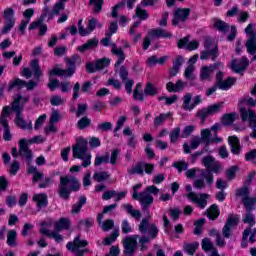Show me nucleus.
Masks as SVG:
<instances>
[{
  "instance_id": "1",
  "label": "nucleus",
  "mask_w": 256,
  "mask_h": 256,
  "mask_svg": "<svg viewBox=\"0 0 256 256\" xmlns=\"http://www.w3.org/2000/svg\"><path fill=\"white\" fill-rule=\"evenodd\" d=\"M87 145V140L78 138L76 144L72 147L74 159H80L83 167H89L91 165V153H89Z\"/></svg>"
},
{
  "instance_id": "2",
  "label": "nucleus",
  "mask_w": 256,
  "mask_h": 256,
  "mask_svg": "<svg viewBox=\"0 0 256 256\" xmlns=\"http://www.w3.org/2000/svg\"><path fill=\"white\" fill-rule=\"evenodd\" d=\"M81 183L74 176H64L60 178L59 195L62 199H69L71 191H79Z\"/></svg>"
},
{
  "instance_id": "3",
  "label": "nucleus",
  "mask_w": 256,
  "mask_h": 256,
  "mask_svg": "<svg viewBox=\"0 0 256 256\" xmlns=\"http://www.w3.org/2000/svg\"><path fill=\"white\" fill-rule=\"evenodd\" d=\"M152 195H159V188H157L155 185L146 187L143 192L133 193L132 198L139 201L142 209H148V207L153 205V201H155V198H153Z\"/></svg>"
},
{
  "instance_id": "4",
  "label": "nucleus",
  "mask_w": 256,
  "mask_h": 256,
  "mask_svg": "<svg viewBox=\"0 0 256 256\" xmlns=\"http://www.w3.org/2000/svg\"><path fill=\"white\" fill-rule=\"evenodd\" d=\"M219 124L213 125L210 129L201 130V139L206 146L204 147L205 151H209V145H217V143H222L223 138L219 137Z\"/></svg>"
},
{
  "instance_id": "5",
  "label": "nucleus",
  "mask_w": 256,
  "mask_h": 256,
  "mask_svg": "<svg viewBox=\"0 0 256 256\" xmlns=\"http://www.w3.org/2000/svg\"><path fill=\"white\" fill-rule=\"evenodd\" d=\"M65 61L67 69L54 68L49 72L50 77H53V75H58V77H73V75H75V65H77V61H79V56L75 55L71 58H65Z\"/></svg>"
},
{
  "instance_id": "6",
  "label": "nucleus",
  "mask_w": 256,
  "mask_h": 256,
  "mask_svg": "<svg viewBox=\"0 0 256 256\" xmlns=\"http://www.w3.org/2000/svg\"><path fill=\"white\" fill-rule=\"evenodd\" d=\"M87 245L89 242L81 239V234H78L73 241L66 244V249L75 256H85V253H89V249L86 248Z\"/></svg>"
},
{
  "instance_id": "7",
  "label": "nucleus",
  "mask_w": 256,
  "mask_h": 256,
  "mask_svg": "<svg viewBox=\"0 0 256 256\" xmlns=\"http://www.w3.org/2000/svg\"><path fill=\"white\" fill-rule=\"evenodd\" d=\"M153 171H155V165L144 161H140L127 169L128 175H140L141 177H143L145 173L147 175H152Z\"/></svg>"
},
{
  "instance_id": "8",
  "label": "nucleus",
  "mask_w": 256,
  "mask_h": 256,
  "mask_svg": "<svg viewBox=\"0 0 256 256\" xmlns=\"http://www.w3.org/2000/svg\"><path fill=\"white\" fill-rule=\"evenodd\" d=\"M240 117L245 123V121H248L249 128L252 129V132L250 133V137L252 139H256V113L253 110H247L246 108L240 109Z\"/></svg>"
},
{
  "instance_id": "9",
  "label": "nucleus",
  "mask_w": 256,
  "mask_h": 256,
  "mask_svg": "<svg viewBox=\"0 0 256 256\" xmlns=\"http://www.w3.org/2000/svg\"><path fill=\"white\" fill-rule=\"evenodd\" d=\"M4 26L2 28V34L7 35L15 27V10L9 7L4 10Z\"/></svg>"
},
{
  "instance_id": "10",
  "label": "nucleus",
  "mask_w": 256,
  "mask_h": 256,
  "mask_svg": "<svg viewBox=\"0 0 256 256\" xmlns=\"http://www.w3.org/2000/svg\"><path fill=\"white\" fill-rule=\"evenodd\" d=\"M137 239H139V235L127 236L123 239L122 244L124 247L123 253L125 256H133L135 255V251L137 250Z\"/></svg>"
},
{
  "instance_id": "11",
  "label": "nucleus",
  "mask_w": 256,
  "mask_h": 256,
  "mask_svg": "<svg viewBox=\"0 0 256 256\" xmlns=\"http://www.w3.org/2000/svg\"><path fill=\"white\" fill-rule=\"evenodd\" d=\"M219 57V48L216 44H209V41L205 42V49L200 53V59L205 61L211 59L215 61Z\"/></svg>"
},
{
  "instance_id": "12",
  "label": "nucleus",
  "mask_w": 256,
  "mask_h": 256,
  "mask_svg": "<svg viewBox=\"0 0 256 256\" xmlns=\"http://www.w3.org/2000/svg\"><path fill=\"white\" fill-rule=\"evenodd\" d=\"M191 99H193L192 102ZM182 102V109L184 111H193L196 105H200V103H203V99L201 98L200 95H197L193 98V95L191 93H186L182 97Z\"/></svg>"
},
{
  "instance_id": "13",
  "label": "nucleus",
  "mask_w": 256,
  "mask_h": 256,
  "mask_svg": "<svg viewBox=\"0 0 256 256\" xmlns=\"http://www.w3.org/2000/svg\"><path fill=\"white\" fill-rule=\"evenodd\" d=\"M186 197L194 203V205L198 206L199 209H205L207 207V199H209V194L200 193L197 194L195 192H190L186 194Z\"/></svg>"
},
{
  "instance_id": "14",
  "label": "nucleus",
  "mask_w": 256,
  "mask_h": 256,
  "mask_svg": "<svg viewBox=\"0 0 256 256\" xmlns=\"http://www.w3.org/2000/svg\"><path fill=\"white\" fill-rule=\"evenodd\" d=\"M214 27H216L218 31H221V33H229L230 31L228 41H233L237 35V29L235 28V26H229V24H227L223 20H216L214 22Z\"/></svg>"
},
{
  "instance_id": "15",
  "label": "nucleus",
  "mask_w": 256,
  "mask_h": 256,
  "mask_svg": "<svg viewBox=\"0 0 256 256\" xmlns=\"http://www.w3.org/2000/svg\"><path fill=\"white\" fill-rule=\"evenodd\" d=\"M239 224V216L231 214L228 216V219L222 229V235L226 239H229L231 237V231L234 227H237Z\"/></svg>"
},
{
  "instance_id": "16",
  "label": "nucleus",
  "mask_w": 256,
  "mask_h": 256,
  "mask_svg": "<svg viewBox=\"0 0 256 256\" xmlns=\"http://www.w3.org/2000/svg\"><path fill=\"white\" fill-rule=\"evenodd\" d=\"M191 15V9L189 8H178L174 12V18L172 20V25H179V23H185Z\"/></svg>"
},
{
  "instance_id": "17",
  "label": "nucleus",
  "mask_w": 256,
  "mask_h": 256,
  "mask_svg": "<svg viewBox=\"0 0 256 256\" xmlns=\"http://www.w3.org/2000/svg\"><path fill=\"white\" fill-rule=\"evenodd\" d=\"M29 101V97H23L22 95H17L12 104V111H15L16 115H20L23 113V109H25V103Z\"/></svg>"
},
{
  "instance_id": "18",
  "label": "nucleus",
  "mask_w": 256,
  "mask_h": 256,
  "mask_svg": "<svg viewBox=\"0 0 256 256\" xmlns=\"http://www.w3.org/2000/svg\"><path fill=\"white\" fill-rule=\"evenodd\" d=\"M19 155L28 161V165L31 163L33 153L31 152V149H29V144L25 138H22L19 141Z\"/></svg>"
},
{
  "instance_id": "19",
  "label": "nucleus",
  "mask_w": 256,
  "mask_h": 256,
  "mask_svg": "<svg viewBox=\"0 0 256 256\" xmlns=\"http://www.w3.org/2000/svg\"><path fill=\"white\" fill-rule=\"evenodd\" d=\"M247 67H249V59H247L245 56H243L240 60L234 59L231 62V69L234 71V73L246 71Z\"/></svg>"
},
{
  "instance_id": "20",
  "label": "nucleus",
  "mask_w": 256,
  "mask_h": 256,
  "mask_svg": "<svg viewBox=\"0 0 256 256\" xmlns=\"http://www.w3.org/2000/svg\"><path fill=\"white\" fill-rule=\"evenodd\" d=\"M148 37H150L151 39H171V37H173V34L165 29L156 28L148 32Z\"/></svg>"
},
{
  "instance_id": "21",
  "label": "nucleus",
  "mask_w": 256,
  "mask_h": 256,
  "mask_svg": "<svg viewBox=\"0 0 256 256\" xmlns=\"http://www.w3.org/2000/svg\"><path fill=\"white\" fill-rule=\"evenodd\" d=\"M220 67H223V63L221 62H217L213 65L203 67L200 74L201 79H209V77H211V75L213 74V71H217V69H219Z\"/></svg>"
},
{
  "instance_id": "22",
  "label": "nucleus",
  "mask_w": 256,
  "mask_h": 256,
  "mask_svg": "<svg viewBox=\"0 0 256 256\" xmlns=\"http://www.w3.org/2000/svg\"><path fill=\"white\" fill-rule=\"evenodd\" d=\"M110 46L112 47V49H111L112 55H116V57H118V60L115 65L117 67H119V65H121V63H123V61H125V58L127 56L125 55V52H123L122 48L117 47V44L111 43Z\"/></svg>"
},
{
  "instance_id": "23",
  "label": "nucleus",
  "mask_w": 256,
  "mask_h": 256,
  "mask_svg": "<svg viewBox=\"0 0 256 256\" xmlns=\"http://www.w3.org/2000/svg\"><path fill=\"white\" fill-rule=\"evenodd\" d=\"M201 141H203V139L199 136H195V137L191 138L190 146L188 143H184V145H183L184 153L189 154V153H191V150L197 149V147H199L201 145Z\"/></svg>"
},
{
  "instance_id": "24",
  "label": "nucleus",
  "mask_w": 256,
  "mask_h": 256,
  "mask_svg": "<svg viewBox=\"0 0 256 256\" xmlns=\"http://www.w3.org/2000/svg\"><path fill=\"white\" fill-rule=\"evenodd\" d=\"M255 234H256V228H254L253 231H251V228H246L244 230L243 236H242V242H241V247H243V249L247 247V239H249L251 243L255 241ZM249 235H250V238H249Z\"/></svg>"
},
{
  "instance_id": "25",
  "label": "nucleus",
  "mask_w": 256,
  "mask_h": 256,
  "mask_svg": "<svg viewBox=\"0 0 256 256\" xmlns=\"http://www.w3.org/2000/svg\"><path fill=\"white\" fill-rule=\"evenodd\" d=\"M121 207H122V209H124L126 211V213L128 215H130V217H132L136 221H141V211L133 208V205H131V204H122Z\"/></svg>"
},
{
  "instance_id": "26",
  "label": "nucleus",
  "mask_w": 256,
  "mask_h": 256,
  "mask_svg": "<svg viewBox=\"0 0 256 256\" xmlns=\"http://www.w3.org/2000/svg\"><path fill=\"white\" fill-rule=\"evenodd\" d=\"M185 87V82L183 80H177L176 83L168 82L166 84V89L169 93H179V91H183Z\"/></svg>"
},
{
  "instance_id": "27",
  "label": "nucleus",
  "mask_w": 256,
  "mask_h": 256,
  "mask_svg": "<svg viewBox=\"0 0 256 256\" xmlns=\"http://www.w3.org/2000/svg\"><path fill=\"white\" fill-rule=\"evenodd\" d=\"M15 124L20 129H33V124L31 123V121L27 122L25 121V119H23V113L16 114Z\"/></svg>"
},
{
  "instance_id": "28",
  "label": "nucleus",
  "mask_w": 256,
  "mask_h": 256,
  "mask_svg": "<svg viewBox=\"0 0 256 256\" xmlns=\"http://www.w3.org/2000/svg\"><path fill=\"white\" fill-rule=\"evenodd\" d=\"M98 45H99V40L93 38V39L88 40L82 46H79L78 51H80V53H85V51L95 49V47H97Z\"/></svg>"
},
{
  "instance_id": "29",
  "label": "nucleus",
  "mask_w": 256,
  "mask_h": 256,
  "mask_svg": "<svg viewBox=\"0 0 256 256\" xmlns=\"http://www.w3.org/2000/svg\"><path fill=\"white\" fill-rule=\"evenodd\" d=\"M228 143L231 145V151L234 155H239L241 151V146L239 144V138L237 136H230L228 138Z\"/></svg>"
},
{
  "instance_id": "30",
  "label": "nucleus",
  "mask_w": 256,
  "mask_h": 256,
  "mask_svg": "<svg viewBox=\"0 0 256 256\" xmlns=\"http://www.w3.org/2000/svg\"><path fill=\"white\" fill-rule=\"evenodd\" d=\"M34 203H36L39 209H43V207H47V196L46 194H34L32 197Z\"/></svg>"
},
{
  "instance_id": "31",
  "label": "nucleus",
  "mask_w": 256,
  "mask_h": 256,
  "mask_svg": "<svg viewBox=\"0 0 256 256\" xmlns=\"http://www.w3.org/2000/svg\"><path fill=\"white\" fill-rule=\"evenodd\" d=\"M144 95L148 97H155V95H159V89L155 84L148 82L144 88Z\"/></svg>"
},
{
  "instance_id": "32",
  "label": "nucleus",
  "mask_w": 256,
  "mask_h": 256,
  "mask_svg": "<svg viewBox=\"0 0 256 256\" xmlns=\"http://www.w3.org/2000/svg\"><path fill=\"white\" fill-rule=\"evenodd\" d=\"M242 203L246 209V211H253L256 205V197L248 196L242 198Z\"/></svg>"
},
{
  "instance_id": "33",
  "label": "nucleus",
  "mask_w": 256,
  "mask_h": 256,
  "mask_svg": "<svg viewBox=\"0 0 256 256\" xmlns=\"http://www.w3.org/2000/svg\"><path fill=\"white\" fill-rule=\"evenodd\" d=\"M71 222L67 218H60L58 222L55 223V231H65L69 229Z\"/></svg>"
},
{
  "instance_id": "34",
  "label": "nucleus",
  "mask_w": 256,
  "mask_h": 256,
  "mask_svg": "<svg viewBox=\"0 0 256 256\" xmlns=\"http://www.w3.org/2000/svg\"><path fill=\"white\" fill-rule=\"evenodd\" d=\"M236 82L237 79L233 77H228L226 80H222L221 84H219L217 87L218 89H222V91H227L231 89V87H233V85H235Z\"/></svg>"
},
{
  "instance_id": "35",
  "label": "nucleus",
  "mask_w": 256,
  "mask_h": 256,
  "mask_svg": "<svg viewBox=\"0 0 256 256\" xmlns=\"http://www.w3.org/2000/svg\"><path fill=\"white\" fill-rule=\"evenodd\" d=\"M30 67L34 73L35 79H39V77H43V70H41V66H39V60H32L30 62Z\"/></svg>"
},
{
  "instance_id": "36",
  "label": "nucleus",
  "mask_w": 256,
  "mask_h": 256,
  "mask_svg": "<svg viewBox=\"0 0 256 256\" xmlns=\"http://www.w3.org/2000/svg\"><path fill=\"white\" fill-rule=\"evenodd\" d=\"M6 237V243L9 247H17V231L9 230Z\"/></svg>"
},
{
  "instance_id": "37",
  "label": "nucleus",
  "mask_w": 256,
  "mask_h": 256,
  "mask_svg": "<svg viewBox=\"0 0 256 256\" xmlns=\"http://www.w3.org/2000/svg\"><path fill=\"white\" fill-rule=\"evenodd\" d=\"M171 115H173L171 112L168 113H161L157 117L154 118V127H161L167 119L171 118Z\"/></svg>"
},
{
  "instance_id": "38",
  "label": "nucleus",
  "mask_w": 256,
  "mask_h": 256,
  "mask_svg": "<svg viewBox=\"0 0 256 256\" xmlns=\"http://www.w3.org/2000/svg\"><path fill=\"white\" fill-rule=\"evenodd\" d=\"M1 125L4 127L3 139L4 141H11L13 139V134H11V130L9 129V123L6 119L2 118Z\"/></svg>"
},
{
  "instance_id": "39",
  "label": "nucleus",
  "mask_w": 256,
  "mask_h": 256,
  "mask_svg": "<svg viewBox=\"0 0 256 256\" xmlns=\"http://www.w3.org/2000/svg\"><path fill=\"white\" fill-rule=\"evenodd\" d=\"M85 203H87V197L81 196L79 198L78 202L76 204L72 205L71 213H73L74 215H77V213H79L81 211V209L83 208V205H85Z\"/></svg>"
},
{
  "instance_id": "40",
  "label": "nucleus",
  "mask_w": 256,
  "mask_h": 256,
  "mask_svg": "<svg viewBox=\"0 0 256 256\" xmlns=\"http://www.w3.org/2000/svg\"><path fill=\"white\" fill-rule=\"evenodd\" d=\"M246 48L250 55H255L256 53V36L249 37L246 41Z\"/></svg>"
},
{
  "instance_id": "41",
  "label": "nucleus",
  "mask_w": 256,
  "mask_h": 256,
  "mask_svg": "<svg viewBox=\"0 0 256 256\" xmlns=\"http://www.w3.org/2000/svg\"><path fill=\"white\" fill-rule=\"evenodd\" d=\"M243 222L248 225V229H250V231H253L251 227L255 225V215H253L251 211H247V213L243 216Z\"/></svg>"
},
{
  "instance_id": "42",
  "label": "nucleus",
  "mask_w": 256,
  "mask_h": 256,
  "mask_svg": "<svg viewBox=\"0 0 256 256\" xmlns=\"http://www.w3.org/2000/svg\"><path fill=\"white\" fill-rule=\"evenodd\" d=\"M251 194V188H249V185H245L239 189L236 190V197H242V199H245V197H249Z\"/></svg>"
},
{
  "instance_id": "43",
  "label": "nucleus",
  "mask_w": 256,
  "mask_h": 256,
  "mask_svg": "<svg viewBox=\"0 0 256 256\" xmlns=\"http://www.w3.org/2000/svg\"><path fill=\"white\" fill-rule=\"evenodd\" d=\"M27 85V82L25 80H21L19 78L15 79L14 81L10 82L8 91H13L15 87H18L19 89H23Z\"/></svg>"
},
{
  "instance_id": "44",
  "label": "nucleus",
  "mask_w": 256,
  "mask_h": 256,
  "mask_svg": "<svg viewBox=\"0 0 256 256\" xmlns=\"http://www.w3.org/2000/svg\"><path fill=\"white\" fill-rule=\"evenodd\" d=\"M236 120H237V114L236 113L225 114L222 117L223 125H233V123H235Z\"/></svg>"
},
{
  "instance_id": "45",
  "label": "nucleus",
  "mask_w": 256,
  "mask_h": 256,
  "mask_svg": "<svg viewBox=\"0 0 256 256\" xmlns=\"http://www.w3.org/2000/svg\"><path fill=\"white\" fill-rule=\"evenodd\" d=\"M110 175L107 172H96L93 175L94 181H97V183H102V181H107L109 179Z\"/></svg>"
},
{
  "instance_id": "46",
  "label": "nucleus",
  "mask_w": 256,
  "mask_h": 256,
  "mask_svg": "<svg viewBox=\"0 0 256 256\" xmlns=\"http://www.w3.org/2000/svg\"><path fill=\"white\" fill-rule=\"evenodd\" d=\"M195 71V66L193 64H190L184 72L185 79H188L189 81L195 80V74L193 72Z\"/></svg>"
},
{
  "instance_id": "47",
  "label": "nucleus",
  "mask_w": 256,
  "mask_h": 256,
  "mask_svg": "<svg viewBox=\"0 0 256 256\" xmlns=\"http://www.w3.org/2000/svg\"><path fill=\"white\" fill-rule=\"evenodd\" d=\"M105 1L103 0H90V5H93L94 13H101Z\"/></svg>"
},
{
  "instance_id": "48",
  "label": "nucleus",
  "mask_w": 256,
  "mask_h": 256,
  "mask_svg": "<svg viewBox=\"0 0 256 256\" xmlns=\"http://www.w3.org/2000/svg\"><path fill=\"white\" fill-rule=\"evenodd\" d=\"M117 237H119V230L113 231L109 237L104 238L102 243L103 245H111L117 240Z\"/></svg>"
},
{
  "instance_id": "49",
  "label": "nucleus",
  "mask_w": 256,
  "mask_h": 256,
  "mask_svg": "<svg viewBox=\"0 0 256 256\" xmlns=\"http://www.w3.org/2000/svg\"><path fill=\"white\" fill-rule=\"evenodd\" d=\"M50 103L53 107H59V105L65 104V98L61 97L60 95H54L51 97Z\"/></svg>"
},
{
  "instance_id": "50",
  "label": "nucleus",
  "mask_w": 256,
  "mask_h": 256,
  "mask_svg": "<svg viewBox=\"0 0 256 256\" xmlns=\"http://www.w3.org/2000/svg\"><path fill=\"white\" fill-rule=\"evenodd\" d=\"M91 125V119H89L87 116L82 117L78 122H77V127L80 130L87 129Z\"/></svg>"
},
{
  "instance_id": "51",
  "label": "nucleus",
  "mask_w": 256,
  "mask_h": 256,
  "mask_svg": "<svg viewBox=\"0 0 256 256\" xmlns=\"http://www.w3.org/2000/svg\"><path fill=\"white\" fill-rule=\"evenodd\" d=\"M179 137H181V128L176 127L170 132V143H177Z\"/></svg>"
},
{
  "instance_id": "52",
  "label": "nucleus",
  "mask_w": 256,
  "mask_h": 256,
  "mask_svg": "<svg viewBox=\"0 0 256 256\" xmlns=\"http://www.w3.org/2000/svg\"><path fill=\"white\" fill-rule=\"evenodd\" d=\"M95 63H96V69H98V71H101V69H105V67L110 65L111 60L109 58H102V59L96 60Z\"/></svg>"
},
{
  "instance_id": "53",
  "label": "nucleus",
  "mask_w": 256,
  "mask_h": 256,
  "mask_svg": "<svg viewBox=\"0 0 256 256\" xmlns=\"http://www.w3.org/2000/svg\"><path fill=\"white\" fill-rule=\"evenodd\" d=\"M208 217L213 221L219 217V207L217 205L214 204L208 209Z\"/></svg>"
},
{
  "instance_id": "54",
  "label": "nucleus",
  "mask_w": 256,
  "mask_h": 256,
  "mask_svg": "<svg viewBox=\"0 0 256 256\" xmlns=\"http://www.w3.org/2000/svg\"><path fill=\"white\" fill-rule=\"evenodd\" d=\"M179 96L172 95L171 97L160 96L158 97V101H165V105H173V103H177Z\"/></svg>"
},
{
  "instance_id": "55",
  "label": "nucleus",
  "mask_w": 256,
  "mask_h": 256,
  "mask_svg": "<svg viewBox=\"0 0 256 256\" xmlns=\"http://www.w3.org/2000/svg\"><path fill=\"white\" fill-rule=\"evenodd\" d=\"M199 247V243L194 242L192 244H185L184 250L188 255H195V252L197 251V248Z\"/></svg>"
},
{
  "instance_id": "56",
  "label": "nucleus",
  "mask_w": 256,
  "mask_h": 256,
  "mask_svg": "<svg viewBox=\"0 0 256 256\" xmlns=\"http://www.w3.org/2000/svg\"><path fill=\"white\" fill-rule=\"evenodd\" d=\"M209 115H211L209 108H202L196 113V116L202 120V123H205V120L209 117Z\"/></svg>"
},
{
  "instance_id": "57",
  "label": "nucleus",
  "mask_w": 256,
  "mask_h": 256,
  "mask_svg": "<svg viewBox=\"0 0 256 256\" xmlns=\"http://www.w3.org/2000/svg\"><path fill=\"white\" fill-rule=\"evenodd\" d=\"M102 163H109V153H106L104 156L97 155L95 157V167H99V165H102Z\"/></svg>"
},
{
  "instance_id": "58",
  "label": "nucleus",
  "mask_w": 256,
  "mask_h": 256,
  "mask_svg": "<svg viewBox=\"0 0 256 256\" xmlns=\"http://www.w3.org/2000/svg\"><path fill=\"white\" fill-rule=\"evenodd\" d=\"M181 213H183V210H181V208H170L169 209V215H170L172 221H177L179 219Z\"/></svg>"
},
{
  "instance_id": "59",
  "label": "nucleus",
  "mask_w": 256,
  "mask_h": 256,
  "mask_svg": "<svg viewBox=\"0 0 256 256\" xmlns=\"http://www.w3.org/2000/svg\"><path fill=\"white\" fill-rule=\"evenodd\" d=\"M136 15L141 19V21H145L146 19H149V14L147 13V10L142 9L141 6L136 7Z\"/></svg>"
},
{
  "instance_id": "60",
  "label": "nucleus",
  "mask_w": 256,
  "mask_h": 256,
  "mask_svg": "<svg viewBox=\"0 0 256 256\" xmlns=\"http://www.w3.org/2000/svg\"><path fill=\"white\" fill-rule=\"evenodd\" d=\"M202 164L204 165V167H206V169H210L213 164L216 162V160L214 159L213 156H206L202 158Z\"/></svg>"
},
{
  "instance_id": "61",
  "label": "nucleus",
  "mask_w": 256,
  "mask_h": 256,
  "mask_svg": "<svg viewBox=\"0 0 256 256\" xmlns=\"http://www.w3.org/2000/svg\"><path fill=\"white\" fill-rule=\"evenodd\" d=\"M221 109H223V102H219L208 107L210 115H215L216 113H219Z\"/></svg>"
},
{
  "instance_id": "62",
  "label": "nucleus",
  "mask_w": 256,
  "mask_h": 256,
  "mask_svg": "<svg viewBox=\"0 0 256 256\" xmlns=\"http://www.w3.org/2000/svg\"><path fill=\"white\" fill-rule=\"evenodd\" d=\"M147 233L150 235V239H155L159 235V228L155 224H150Z\"/></svg>"
},
{
  "instance_id": "63",
  "label": "nucleus",
  "mask_w": 256,
  "mask_h": 256,
  "mask_svg": "<svg viewBox=\"0 0 256 256\" xmlns=\"http://www.w3.org/2000/svg\"><path fill=\"white\" fill-rule=\"evenodd\" d=\"M112 227H115V222L111 219L105 220L101 224L102 231H111Z\"/></svg>"
},
{
  "instance_id": "64",
  "label": "nucleus",
  "mask_w": 256,
  "mask_h": 256,
  "mask_svg": "<svg viewBox=\"0 0 256 256\" xmlns=\"http://www.w3.org/2000/svg\"><path fill=\"white\" fill-rule=\"evenodd\" d=\"M246 161H252V163L256 164V149H253L246 153L245 155Z\"/></svg>"
}]
</instances>
